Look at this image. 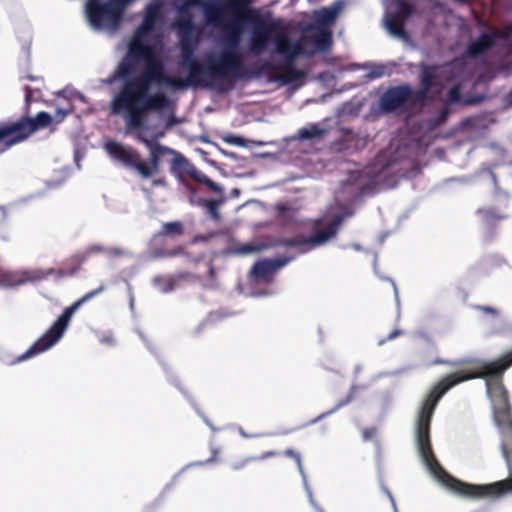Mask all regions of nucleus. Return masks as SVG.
<instances>
[{
    "label": "nucleus",
    "mask_w": 512,
    "mask_h": 512,
    "mask_svg": "<svg viewBox=\"0 0 512 512\" xmlns=\"http://www.w3.org/2000/svg\"><path fill=\"white\" fill-rule=\"evenodd\" d=\"M277 218L282 224L288 225L293 222V213L286 204L278 203L275 206Z\"/></svg>",
    "instance_id": "nucleus-43"
},
{
    "label": "nucleus",
    "mask_w": 512,
    "mask_h": 512,
    "mask_svg": "<svg viewBox=\"0 0 512 512\" xmlns=\"http://www.w3.org/2000/svg\"><path fill=\"white\" fill-rule=\"evenodd\" d=\"M270 42L273 43V53L279 56L283 65L288 68H295L300 57H311L313 55L299 41L287 39L285 48L281 46L279 39L269 40Z\"/></svg>",
    "instance_id": "nucleus-18"
},
{
    "label": "nucleus",
    "mask_w": 512,
    "mask_h": 512,
    "mask_svg": "<svg viewBox=\"0 0 512 512\" xmlns=\"http://www.w3.org/2000/svg\"><path fill=\"white\" fill-rule=\"evenodd\" d=\"M235 315H237L236 312L230 311V310L224 309V308H221L216 311H212L207 315V317L204 320H202L197 325V327L194 330V334L195 335L200 334L206 328L207 324H209V323H216L226 317H232Z\"/></svg>",
    "instance_id": "nucleus-33"
},
{
    "label": "nucleus",
    "mask_w": 512,
    "mask_h": 512,
    "mask_svg": "<svg viewBox=\"0 0 512 512\" xmlns=\"http://www.w3.org/2000/svg\"><path fill=\"white\" fill-rule=\"evenodd\" d=\"M107 256L109 257H132V253L121 247H108Z\"/></svg>",
    "instance_id": "nucleus-54"
},
{
    "label": "nucleus",
    "mask_w": 512,
    "mask_h": 512,
    "mask_svg": "<svg viewBox=\"0 0 512 512\" xmlns=\"http://www.w3.org/2000/svg\"><path fill=\"white\" fill-rule=\"evenodd\" d=\"M110 157L122 163L125 167L136 170L143 179H148L160 172L161 158L174 149L165 145H154L148 148L149 161H143L140 154L133 148L115 140H109L104 146Z\"/></svg>",
    "instance_id": "nucleus-5"
},
{
    "label": "nucleus",
    "mask_w": 512,
    "mask_h": 512,
    "mask_svg": "<svg viewBox=\"0 0 512 512\" xmlns=\"http://www.w3.org/2000/svg\"><path fill=\"white\" fill-rule=\"evenodd\" d=\"M133 86L134 84H121L109 104V110L112 115L120 116L134 109L133 101L135 98L133 96Z\"/></svg>",
    "instance_id": "nucleus-19"
},
{
    "label": "nucleus",
    "mask_w": 512,
    "mask_h": 512,
    "mask_svg": "<svg viewBox=\"0 0 512 512\" xmlns=\"http://www.w3.org/2000/svg\"><path fill=\"white\" fill-rule=\"evenodd\" d=\"M328 130L318 123H310L298 130L296 139L299 141H315L323 138Z\"/></svg>",
    "instance_id": "nucleus-32"
},
{
    "label": "nucleus",
    "mask_w": 512,
    "mask_h": 512,
    "mask_svg": "<svg viewBox=\"0 0 512 512\" xmlns=\"http://www.w3.org/2000/svg\"><path fill=\"white\" fill-rule=\"evenodd\" d=\"M380 465H381V449H380V445L377 444L376 445V467H377V471H378L379 486H380V489L386 494V496L390 500L392 508H395V504H396L395 499H394L392 493L390 492V490L385 486V484L382 481Z\"/></svg>",
    "instance_id": "nucleus-39"
},
{
    "label": "nucleus",
    "mask_w": 512,
    "mask_h": 512,
    "mask_svg": "<svg viewBox=\"0 0 512 512\" xmlns=\"http://www.w3.org/2000/svg\"><path fill=\"white\" fill-rule=\"evenodd\" d=\"M136 71L137 65L122 57L114 72L107 78L102 79L101 83L106 86L113 85L116 82H121V84H134Z\"/></svg>",
    "instance_id": "nucleus-20"
},
{
    "label": "nucleus",
    "mask_w": 512,
    "mask_h": 512,
    "mask_svg": "<svg viewBox=\"0 0 512 512\" xmlns=\"http://www.w3.org/2000/svg\"><path fill=\"white\" fill-rule=\"evenodd\" d=\"M482 169L484 171H486L490 177H491V180L493 182V185H494V192H495V196L497 198H503L504 200H507L508 199V193L504 190H501L498 186V183H497V178H496V175L495 173L492 171V169L488 166H483Z\"/></svg>",
    "instance_id": "nucleus-50"
},
{
    "label": "nucleus",
    "mask_w": 512,
    "mask_h": 512,
    "mask_svg": "<svg viewBox=\"0 0 512 512\" xmlns=\"http://www.w3.org/2000/svg\"><path fill=\"white\" fill-rule=\"evenodd\" d=\"M183 231L182 223L179 221L166 222L163 224L162 233L167 235L181 234Z\"/></svg>",
    "instance_id": "nucleus-48"
},
{
    "label": "nucleus",
    "mask_w": 512,
    "mask_h": 512,
    "mask_svg": "<svg viewBox=\"0 0 512 512\" xmlns=\"http://www.w3.org/2000/svg\"><path fill=\"white\" fill-rule=\"evenodd\" d=\"M416 98V91L409 84L390 86L379 97V110L382 114L399 113L410 106Z\"/></svg>",
    "instance_id": "nucleus-13"
},
{
    "label": "nucleus",
    "mask_w": 512,
    "mask_h": 512,
    "mask_svg": "<svg viewBox=\"0 0 512 512\" xmlns=\"http://www.w3.org/2000/svg\"><path fill=\"white\" fill-rule=\"evenodd\" d=\"M53 121V117L46 111L38 112L34 117L22 116L16 121L0 123V144L5 151L12 146L23 142L36 131L46 128Z\"/></svg>",
    "instance_id": "nucleus-8"
},
{
    "label": "nucleus",
    "mask_w": 512,
    "mask_h": 512,
    "mask_svg": "<svg viewBox=\"0 0 512 512\" xmlns=\"http://www.w3.org/2000/svg\"><path fill=\"white\" fill-rule=\"evenodd\" d=\"M379 278L382 279V280L388 281V282H390L392 284L393 291H394V296H395V302H396V306H397V316L399 317L400 316V298H399V293H398V289H397L396 283L390 277L379 276Z\"/></svg>",
    "instance_id": "nucleus-55"
},
{
    "label": "nucleus",
    "mask_w": 512,
    "mask_h": 512,
    "mask_svg": "<svg viewBox=\"0 0 512 512\" xmlns=\"http://www.w3.org/2000/svg\"><path fill=\"white\" fill-rule=\"evenodd\" d=\"M403 334V331L400 330V329H395L393 330L392 332H390L388 334V336L385 338V339H382L378 342V345L381 346L383 345L386 341L388 340H394L395 338H397L398 336L402 335Z\"/></svg>",
    "instance_id": "nucleus-61"
},
{
    "label": "nucleus",
    "mask_w": 512,
    "mask_h": 512,
    "mask_svg": "<svg viewBox=\"0 0 512 512\" xmlns=\"http://www.w3.org/2000/svg\"><path fill=\"white\" fill-rule=\"evenodd\" d=\"M136 0H105L103 3L84 12L89 26L96 32L109 34L118 32L124 21L126 11Z\"/></svg>",
    "instance_id": "nucleus-7"
},
{
    "label": "nucleus",
    "mask_w": 512,
    "mask_h": 512,
    "mask_svg": "<svg viewBox=\"0 0 512 512\" xmlns=\"http://www.w3.org/2000/svg\"><path fill=\"white\" fill-rule=\"evenodd\" d=\"M106 246L96 243L89 245L84 251L78 252L73 255L71 261L74 263L73 268L69 272H60L62 275L73 276L80 269L81 265L91 256L95 254H106L107 255Z\"/></svg>",
    "instance_id": "nucleus-25"
},
{
    "label": "nucleus",
    "mask_w": 512,
    "mask_h": 512,
    "mask_svg": "<svg viewBox=\"0 0 512 512\" xmlns=\"http://www.w3.org/2000/svg\"><path fill=\"white\" fill-rule=\"evenodd\" d=\"M148 49L149 46L146 40L133 36L126 43V52L123 57L138 66L140 61L146 59Z\"/></svg>",
    "instance_id": "nucleus-24"
},
{
    "label": "nucleus",
    "mask_w": 512,
    "mask_h": 512,
    "mask_svg": "<svg viewBox=\"0 0 512 512\" xmlns=\"http://www.w3.org/2000/svg\"><path fill=\"white\" fill-rule=\"evenodd\" d=\"M399 374V371H385V372H379L375 375L372 376L371 378V381L372 382H376L378 381L379 379L383 378V377H390V376H395Z\"/></svg>",
    "instance_id": "nucleus-59"
},
{
    "label": "nucleus",
    "mask_w": 512,
    "mask_h": 512,
    "mask_svg": "<svg viewBox=\"0 0 512 512\" xmlns=\"http://www.w3.org/2000/svg\"><path fill=\"white\" fill-rule=\"evenodd\" d=\"M295 259V256H283L277 258H263L256 261L249 271V281L251 287L247 291L241 290L246 297H266L273 295V292L267 289H258L255 285L271 284L274 281L277 271Z\"/></svg>",
    "instance_id": "nucleus-10"
},
{
    "label": "nucleus",
    "mask_w": 512,
    "mask_h": 512,
    "mask_svg": "<svg viewBox=\"0 0 512 512\" xmlns=\"http://www.w3.org/2000/svg\"><path fill=\"white\" fill-rule=\"evenodd\" d=\"M179 123H180L179 119L174 114H171L167 117L166 129L176 126Z\"/></svg>",
    "instance_id": "nucleus-63"
},
{
    "label": "nucleus",
    "mask_w": 512,
    "mask_h": 512,
    "mask_svg": "<svg viewBox=\"0 0 512 512\" xmlns=\"http://www.w3.org/2000/svg\"><path fill=\"white\" fill-rule=\"evenodd\" d=\"M69 114V110L65 108H57L55 117L58 122L62 121Z\"/></svg>",
    "instance_id": "nucleus-64"
},
{
    "label": "nucleus",
    "mask_w": 512,
    "mask_h": 512,
    "mask_svg": "<svg viewBox=\"0 0 512 512\" xmlns=\"http://www.w3.org/2000/svg\"><path fill=\"white\" fill-rule=\"evenodd\" d=\"M67 178V169L64 168L57 173V177L55 179L46 180L45 184L48 189H57L65 182Z\"/></svg>",
    "instance_id": "nucleus-49"
},
{
    "label": "nucleus",
    "mask_w": 512,
    "mask_h": 512,
    "mask_svg": "<svg viewBox=\"0 0 512 512\" xmlns=\"http://www.w3.org/2000/svg\"><path fill=\"white\" fill-rule=\"evenodd\" d=\"M192 21L176 22L177 50L179 51L178 65L181 69L193 68L198 63L197 51L201 38L198 31H194Z\"/></svg>",
    "instance_id": "nucleus-12"
},
{
    "label": "nucleus",
    "mask_w": 512,
    "mask_h": 512,
    "mask_svg": "<svg viewBox=\"0 0 512 512\" xmlns=\"http://www.w3.org/2000/svg\"><path fill=\"white\" fill-rule=\"evenodd\" d=\"M159 23L153 22L143 17L141 24L136 27L134 37L152 36L158 29Z\"/></svg>",
    "instance_id": "nucleus-37"
},
{
    "label": "nucleus",
    "mask_w": 512,
    "mask_h": 512,
    "mask_svg": "<svg viewBox=\"0 0 512 512\" xmlns=\"http://www.w3.org/2000/svg\"><path fill=\"white\" fill-rule=\"evenodd\" d=\"M152 284L162 293H169L175 289V280L172 277L166 279L163 276H156L153 278Z\"/></svg>",
    "instance_id": "nucleus-40"
},
{
    "label": "nucleus",
    "mask_w": 512,
    "mask_h": 512,
    "mask_svg": "<svg viewBox=\"0 0 512 512\" xmlns=\"http://www.w3.org/2000/svg\"><path fill=\"white\" fill-rule=\"evenodd\" d=\"M172 105L173 103L166 93L162 91L151 92L150 89L144 87L133 101L134 109L146 114L150 112L162 114L170 109Z\"/></svg>",
    "instance_id": "nucleus-16"
},
{
    "label": "nucleus",
    "mask_w": 512,
    "mask_h": 512,
    "mask_svg": "<svg viewBox=\"0 0 512 512\" xmlns=\"http://www.w3.org/2000/svg\"><path fill=\"white\" fill-rule=\"evenodd\" d=\"M385 14L383 17V25L392 37L402 41L405 44L411 42V37L405 29V21L413 15L406 16L401 12L396 11L394 4L385 3Z\"/></svg>",
    "instance_id": "nucleus-17"
},
{
    "label": "nucleus",
    "mask_w": 512,
    "mask_h": 512,
    "mask_svg": "<svg viewBox=\"0 0 512 512\" xmlns=\"http://www.w3.org/2000/svg\"><path fill=\"white\" fill-rule=\"evenodd\" d=\"M362 68L367 70L365 77L370 80L382 77L386 71L384 65L370 62L363 64Z\"/></svg>",
    "instance_id": "nucleus-42"
},
{
    "label": "nucleus",
    "mask_w": 512,
    "mask_h": 512,
    "mask_svg": "<svg viewBox=\"0 0 512 512\" xmlns=\"http://www.w3.org/2000/svg\"><path fill=\"white\" fill-rule=\"evenodd\" d=\"M311 29L314 33L315 50L322 53L329 51L333 42L331 29L326 27H311Z\"/></svg>",
    "instance_id": "nucleus-27"
},
{
    "label": "nucleus",
    "mask_w": 512,
    "mask_h": 512,
    "mask_svg": "<svg viewBox=\"0 0 512 512\" xmlns=\"http://www.w3.org/2000/svg\"><path fill=\"white\" fill-rule=\"evenodd\" d=\"M184 72L183 77H176V91H187L189 89L201 88V81L199 80L197 69L195 67L182 69Z\"/></svg>",
    "instance_id": "nucleus-29"
},
{
    "label": "nucleus",
    "mask_w": 512,
    "mask_h": 512,
    "mask_svg": "<svg viewBox=\"0 0 512 512\" xmlns=\"http://www.w3.org/2000/svg\"><path fill=\"white\" fill-rule=\"evenodd\" d=\"M223 141L227 144L239 146V147H249V139L244 138L241 135L236 134H228L224 136Z\"/></svg>",
    "instance_id": "nucleus-47"
},
{
    "label": "nucleus",
    "mask_w": 512,
    "mask_h": 512,
    "mask_svg": "<svg viewBox=\"0 0 512 512\" xmlns=\"http://www.w3.org/2000/svg\"><path fill=\"white\" fill-rule=\"evenodd\" d=\"M205 58L208 64H201L197 68L201 88L219 94L229 92L238 81L262 77L268 68L267 62L259 61L254 64L255 70L247 69L233 53L208 52Z\"/></svg>",
    "instance_id": "nucleus-3"
},
{
    "label": "nucleus",
    "mask_w": 512,
    "mask_h": 512,
    "mask_svg": "<svg viewBox=\"0 0 512 512\" xmlns=\"http://www.w3.org/2000/svg\"><path fill=\"white\" fill-rule=\"evenodd\" d=\"M55 273L53 268L7 271L0 268V287L13 288L24 285L28 282L34 283L46 279L49 275Z\"/></svg>",
    "instance_id": "nucleus-15"
},
{
    "label": "nucleus",
    "mask_w": 512,
    "mask_h": 512,
    "mask_svg": "<svg viewBox=\"0 0 512 512\" xmlns=\"http://www.w3.org/2000/svg\"><path fill=\"white\" fill-rule=\"evenodd\" d=\"M230 0H177L173 3L176 18L172 22V29L176 32V22L192 21L194 31H198L192 9L198 8L202 13L203 23L211 30H218L223 24V8Z\"/></svg>",
    "instance_id": "nucleus-6"
},
{
    "label": "nucleus",
    "mask_w": 512,
    "mask_h": 512,
    "mask_svg": "<svg viewBox=\"0 0 512 512\" xmlns=\"http://www.w3.org/2000/svg\"><path fill=\"white\" fill-rule=\"evenodd\" d=\"M469 363H474V361L470 358H461V359H457V360H445V359H442V358H435L431 363H429V365H438V364H447V365H451V366H460V365H463V364H469Z\"/></svg>",
    "instance_id": "nucleus-51"
},
{
    "label": "nucleus",
    "mask_w": 512,
    "mask_h": 512,
    "mask_svg": "<svg viewBox=\"0 0 512 512\" xmlns=\"http://www.w3.org/2000/svg\"><path fill=\"white\" fill-rule=\"evenodd\" d=\"M200 203L204 206L207 213L213 220H219L220 219V213H219V206L223 203V200H217V199H200Z\"/></svg>",
    "instance_id": "nucleus-41"
},
{
    "label": "nucleus",
    "mask_w": 512,
    "mask_h": 512,
    "mask_svg": "<svg viewBox=\"0 0 512 512\" xmlns=\"http://www.w3.org/2000/svg\"><path fill=\"white\" fill-rule=\"evenodd\" d=\"M264 249H265V246L262 244L248 242V243L241 244L237 247L231 248L229 252L232 254H235V255H239V256H247V255H251L254 253H258Z\"/></svg>",
    "instance_id": "nucleus-36"
},
{
    "label": "nucleus",
    "mask_w": 512,
    "mask_h": 512,
    "mask_svg": "<svg viewBox=\"0 0 512 512\" xmlns=\"http://www.w3.org/2000/svg\"><path fill=\"white\" fill-rule=\"evenodd\" d=\"M419 82L423 92H429L435 86V82L439 76V66L419 63Z\"/></svg>",
    "instance_id": "nucleus-26"
},
{
    "label": "nucleus",
    "mask_w": 512,
    "mask_h": 512,
    "mask_svg": "<svg viewBox=\"0 0 512 512\" xmlns=\"http://www.w3.org/2000/svg\"><path fill=\"white\" fill-rule=\"evenodd\" d=\"M84 304L80 299L75 301L72 305L64 308L62 313L53 322L50 328L36 340L24 353L19 355L11 364H16L29 360L40 353H43L53 347L65 334L73 315Z\"/></svg>",
    "instance_id": "nucleus-9"
},
{
    "label": "nucleus",
    "mask_w": 512,
    "mask_h": 512,
    "mask_svg": "<svg viewBox=\"0 0 512 512\" xmlns=\"http://www.w3.org/2000/svg\"><path fill=\"white\" fill-rule=\"evenodd\" d=\"M486 338L512 339V320L474 305ZM512 350L473 371L444 377L422 400L414 425L418 456L430 476L459 496L497 499L512 492V413L503 385Z\"/></svg>",
    "instance_id": "nucleus-1"
},
{
    "label": "nucleus",
    "mask_w": 512,
    "mask_h": 512,
    "mask_svg": "<svg viewBox=\"0 0 512 512\" xmlns=\"http://www.w3.org/2000/svg\"><path fill=\"white\" fill-rule=\"evenodd\" d=\"M356 388H357V386L355 384H352L351 387H350L348 395L344 399L339 400L332 409L319 414L314 419H312V420L308 421L307 423L303 424L300 428H305V427L314 425V424H316V423L326 419L327 417L335 414L338 410H340L341 408H343V407L347 406L348 404H350L353 401V398H354L353 395H354V392L356 391Z\"/></svg>",
    "instance_id": "nucleus-30"
},
{
    "label": "nucleus",
    "mask_w": 512,
    "mask_h": 512,
    "mask_svg": "<svg viewBox=\"0 0 512 512\" xmlns=\"http://www.w3.org/2000/svg\"><path fill=\"white\" fill-rule=\"evenodd\" d=\"M213 146H215L217 148V150L225 157L227 158H230L234 161H239L241 159V157L239 155H237L236 153L234 152H230V151H227L223 148H221L217 143H213Z\"/></svg>",
    "instance_id": "nucleus-57"
},
{
    "label": "nucleus",
    "mask_w": 512,
    "mask_h": 512,
    "mask_svg": "<svg viewBox=\"0 0 512 512\" xmlns=\"http://www.w3.org/2000/svg\"><path fill=\"white\" fill-rule=\"evenodd\" d=\"M213 461H214V457H210L209 459H207V460H205V461H195V462H191V463L186 464L185 466H183V467L181 468V470H180L178 473H176V474L174 475V477H173L172 481H171L170 483H168V484L165 486L164 491H167V490L171 489V488L175 485V483H176V481H177L178 477H179V476H180L184 471H186L187 469H189V468H191V467H200V466H204V465L209 464V463H211V462H213Z\"/></svg>",
    "instance_id": "nucleus-44"
},
{
    "label": "nucleus",
    "mask_w": 512,
    "mask_h": 512,
    "mask_svg": "<svg viewBox=\"0 0 512 512\" xmlns=\"http://www.w3.org/2000/svg\"><path fill=\"white\" fill-rule=\"evenodd\" d=\"M170 155L173 156L170 161V173L188 191L193 194L196 193L195 188L186 181L185 176H188L198 183L204 185L212 192L218 194H222L224 192L223 186L214 182L208 176L198 170L197 167L192 164L182 153L174 150V153H170Z\"/></svg>",
    "instance_id": "nucleus-11"
},
{
    "label": "nucleus",
    "mask_w": 512,
    "mask_h": 512,
    "mask_svg": "<svg viewBox=\"0 0 512 512\" xmlns=\"http://www.w3.org/2000/svg\"><path fill=\"white\" fill-rule=\"evenodd\" d=\"M385 3H392L396 11L403 13L406 16L415 13L414 5L408 0H385Z\"/></svg>",
    "instance_id": "nucleus-45"
},
{
    "label": "nucleus",
    "mask_w": 512,
    "mask_h": 512,
    "mask_svg": "<svg viewBox=\"0 0 512 512\" xmlns=\"http://www.w3.org/2000/svg\"><path fill=\"white\" fill-rule=\"evenodd\" d=\"M237 430H238L239 434L243 438H257V437H264V436H271L272 435L270 433L253 434V435L252 434H248L241 426H238Z\"/></svg>",
    "instance_id": "nucleus-60"
},
{
    "label": "nucleus",
    "mask_w": 512,
    "mask_h": 512,
    "mask_svg": "<svg viewBox=\"0 0 512 512\" xmlns=\"http://www.w3.org/2000/svg\"><path fill=\"white\" fill-rule=\"evenodd\" d=\"M166 0H152L145 6L143 17L153 22L161 23L162 21V9L165 5Z\"/></svg>",
    "instance_id": "nucleus-35"
},
{
    "label": "nucleus",
    "mask_w": 512,
    "mask_h": 512,
    "mask_svg": "<svg viewBox=\"0 0 512 512\" xmlns=\"http://www.w3.org/2000/svg\"><path fill=\"white\" fill-rule=\"evenodd\" d=\"M176 85V77L170 75L163 67L155 72L148 70L143 77V87L147 89L152 86H159L176 91Z\"/></svg>",
    "instance_id": "nucleus-23"
},
{
    "label": "nucleus",
    "mask_w": 512,
    "mask_h": 512,
    "mask_svg": "<svg viewBox=\"0 0 512 512\" xmlns=\"http://www.w3.org/2000/svg\"><path fill=\"white\" fill-rule=\"evenodd\" d=\"M134 331L138 334L142 342L145 344L146 348L150 351L151 354H153L156 359L158 360V363L162 367L164 373L166 374L167 381L175 386L180 393L184 396V398L190 403V405L193 407L195 412L201 417L203 422L210 428L213 424L211 421L205 416V414L202 412V410L198 407L196 402L193 400L192 396L182 387L180 380L178 379L177 375L173 373L171 367L161 358V356L158 354L155 346L149 341V339L146 337V335L139 329L135 328Z\"/></svg>",
    "instance_id": "nucleus-14"
},
{
    "label": "nucleus",
    "mask_w": 512,
    "mask_h": 512,
    "mask_svg": "<svg viewBox=\"0 0 512 512\" xmlns=\"http://www.w3.org/2000/svg\"><path fill=\"white\" fill-rule=\"evenodd\" d=\"M164 136V132L154 133L150 138H147L142 133H137V139L143 143L147 148L154 147V145H162L159 140Z\"/></svg>",
    "instance_id": "nucleus-46"
},
{
    "label": "nucleus",
    "mask_w": 512,
    "mask_h": 512,
    "mask_svg": "<svg viewBox=\"0 0 512 512\" xmlns=\"http://www.w3.org/2000/svg\"><path fill=\"white\" fill-rule=\"evenodd\" d=\"M344 5V0H336L331 5L314 11L312 27L330 28L336 22Z\"/></svg>",
    "instance_id": "nucleus-22"
},
{
    "label": "nucleus",
    "mask_w": 512,
    "mask_h": 512,
    "mask_svg": "<svg viewBox=\"0 0 512 512\" xmlns=\"http://www.w3.org/2000/svg\"><path fill=\"white\" fill-rule=\"evenodd\" d=\"M394 402V394L390 389L383 390L379 393V403L381 409V417H386Z\"/></svg>",
    "instance_id": "nucleus-38"
},
{
    "label": "nucleus",
    "mask_w": 512,
    "mask_h": 512,
    "mask_svg": "<svg viewBox=\"0 0 512 512\" xmlns=\"http://www.w3.org/2000/svg\"><path fill=\"white\" fill-rule=\"evenodd\" d=\"M421 153L419 142L405 140L393 150L380 152L376 160L363 170L350 171L334 192V201L340 211L328 220L316 219L310 235L296 234L281 238L277 245L294 248L299 254L325 246L336 238L343 222L353 216L352 206L363 197L396 187L400 178H413L419 174L421 167L417 158Z\"/></svg>",
    "instance_id": "nucleus-2"
},
{
    "label": "nucleus",
    "mask_w": 512,
    "mask_h": 512,
    "mask_svg": "<svg viewBox=\"0 0 512 512\" xmlns=\"http://www.w3.org/2000/svg\"><path fill=\"white\" fill-rule=\"evenodd\" d=\"M104 290H105V286L104 285H100L97 289H95L93 291H90L87 294H85L83 297L80 298V300L82 301L83 304H85L88 301H90L93 298H95L96 296H98L99 294H101Z\"/></svg>",
    "instance_id": "nucleus-56"
},
{
    "label": "nucleus",
    "mask_w": 512,
    "mask_h": 512,
    "mask_svg": "<svg viewBox=\"0 0 512 512\" xmlns=\"http://www.w3.org/2000/svg\"><path fill=\"white\" fill-rule=\"evenodd\" d=\"M24 90H25V106L26 107H28L31 102L36 101L41 96L39 88H32L28 85H25Z\"/></svg>",
    "instance_id": "nucleus-53"
},
{
    "label": "nucleus",
    "mask_w": 512,
    "mask_h": 512,
    "mask_svg": "<svg viewBox=\"0 0 512 512\" xmlns=\"http://www.w3.org/2000/svg\"><path fill=\"white\" fill-rule=\"evenodd\" d=\"M248 31L252 38L261 36L262 39L258 43L251 42L249 49L251 53L260 54L269 44V28L262 15L256 17H248L243 22L233 19L229 27L217 39V43L221 47L219 52L233 53L238 55L241 47L244 33Z\"/></svg>",
    "instance_id": "nucleus-4"
},
{
    "label": "nucleus",
    "mask_w": 512,
    "mask_h": 512,
    "mask_svg": "<svg viewBox=\"0 0 512 512\" xmlns=\"http://www.w3.org/2000/svg\"><path fill=\"white\" fill-rule=\"evenodd\" d=\"M485 99L484 95H477L470 98H467L464 103L468 105H474L482 102Z\"/></svg>",
    "instance_id": "nucleus-62"
},
{
    "label": "nucleus",
    "mask_w": 512,
    "mask_h": 512,
    "mask_svg": "<svg viewBox=\"0 0 512 512\" xmlns=\"http://www.w3.org/2000/svg\"><path fill=\"white\" fill-rule=\"evenodd\" d=\"M447 99L451 104H457L462 101V93L459 85H453L448 89Z\"/></svg>",
    "instance_id": "nucleus-52"
},
{
    "label": "nucleus",
    "mask_w": 512,
    "mask_h": 512,
    "mask_svg": "<svg viewBox=\"0 0 512 512\" xmlns=\"http://www.w3.org/2000/svg\"><path fill=\"white\" fill-rule=\"evenodd\" d=\"M356 388H357V386L355 384H352L351 387H350L348 395L344 399L339 400L332 409L319 414L314 419H312V420L308 421L307 423L303 424L300 428H305V427L314 425V424H316V423L326 419L327 417L335 414L338 410H340L341 408H343V407L347 406L348 404H350L353 401V398H354L353 395H354V392L356 391Z\"/></svg>",
    "instance_id": "nucleus-31"
},
{
    "label": "nucleus",
    "mask_w": 512,
    "mask_h": 512,
    "mask_svg": "<svg viewBox=\"0 0 512 512\" xmlns=\"http://www.w3.org/2000/svg\"><path fill=\"white\" fill-rule=\"evenodd\" d=\"M120 116L124 117L126 125L130 130L137 131L138 133L148 130L145 112H140L136 109H132L128 112L121 114Z\"/></svg>",
    "instance_id": "nucleus-28"
},
{
    "label": "nucleus",
    "mask_w": 512,
    "mask_h": 512,
    "mask_svg": "<svg viewBox=\"0 0 512 512\" xmlns=\"http://www.w3.org/2000/svg\"><path fill=\"white\" fill-rule=\"evenodd\" d=\"M488 259L492 265L497 267H500L506 263L504 257L498 254L490 255Z\"/></svg>",
    "instance_id": "nucleus-58"
},
{
    "label": "nucleus",
    "mask_w": 512,
    "mask_h": 512,
    "mask_svg": "<svg viewBox=\"0 0 512 512\" xmlns=\"http://www.w3.org/2000/svg\"><path fill=\"white\" fill-rule=\"evenodd\" d=\"M497 37L487 31H481L479 36L468 42L466 53L469 57L477 59L483 57L488 51L496 46Z\"/></svg>",
    "instance_id": "nucleus-21"
},
{
    "label": "nucleus",
    "mask_w": 512,
    "mask_h": 512,
    "mask_svg": "<svg viewBox=\"0 0 512 512\" xmlns=\"http://www.w3.org/2000/svg\"><path fill=\"white\" fill-rule=\"evenodd\" d=\"M476 213L489 229L494 228L499 221L506 218L505 214L497 212L493 208H479Z\"/></svg>",
    "instance_id": "nucleus-34"
}]
</instances>
